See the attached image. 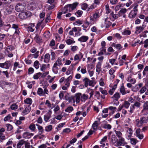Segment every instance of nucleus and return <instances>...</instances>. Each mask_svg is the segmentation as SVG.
<instances>
[{"label":"nucleus","mask_w":148,"mask_h":148,"mask_svg":"<svg viewBox=\"0 0 148 148\" xmlns=\"http://www.w3.org/2000/svg\"><path fill=\"white\" fill-rule=\"evenodd\" d=\"M62 65V59L59 57L53 64L52 68V71L55 74H57L59 69V67Z\"/></svg>","instance_id":"obj_1"},{"label":"nucleus","mask_w":148,"mask_h":148,"mask_svg":"<svg viewBox=\"0 0 148 148\" xmlns=\"http://www.w3.org/2000/svg\"><path fill=\"white\" fill-rule=\"evenodd\" d=\"M1 13L0 11V28L8 32L11 27L10 25L8 23H4L2 21L1 18Z\"/></svg>","instance_id":"obj_2"},{"label":"nucleus","mask_w":148,"mask_h":148,"mask_svg":"<svg viewBox=\"0 0 148 148\" xmlns=\"http://www.w3.org/2000/svg\"><path fill=\"white\" fill-rule=\"evenodd\" d=\"M49 73V71H46L43 73L39 72L36 73L33 75V78L35 79H40L45 77Z\"/></svg>","instance_id":"obj_3"},{"label":"nucleus","mask_w":148,"mask_h":148,"mask_svg":"<svg viewBox=\"0 0 148 148\" xmlns=\"http://www.w3.org/2000/svg\"><path fill=\"white\" fill-rule=\"evenodd\" d=\"M26 5L22 3H19L15 7L16 10L18 12H22L26 9Z\"/></svg>","instance_id":"obj_4"},{"label":"nucleus","mask_w":148,"mask_h":148,"mask_svg":"<svg viewBox=\"0 0 148 148\" xmlns=\"http://www.w3.org/2000/svg\"><path fill=\"white\" fill-rule=\"evenodd\" d=\"M82 94L81 93H76L73 97V102L76 103V104L79 103L81 101L80 96Z\"/></svg>","instance_id":"obj_5"},{"label":"nucleus","mask_w":148,"mask_h":148,"mask_svg":"<svg viewBox=\"0 0 148 148\" xmlns=\"http://www.w3.org/2000/svg\"><path fill=\"white\" fill-rule=\"evenodd\" d=\"M119 140L117 143L115 145V146H124L127 144V143L125 141V139L123 137L119 138Z\"/></svg>","instance_id":"obj_6"},{"label":"nucleus","mask_w":148,"mask_h":148,"mask_svg":"<svg viewBox=\"0 0 148 148\" xmlns=\"http://www.w3.org/2000/svg\"><path fill=\"white\" fill-rule=\"evenodd\" d=\"M89 21H86L85 23V27L86 28L89 25H92L96 23V21L93 18L92 16L89 17Z\"/></svg>","instance_id":"obj_7"},{"label":"nucleus","mask_w":148,"mask_h":148,"mask_svg":"<svg viewBox=\"0 0 148 148\" xmlns=\"http://www.w3.org/2000/svg\"><path fill=\"white\" fill-rule=\"evenodd\" d=\"M11 64L10 61H7L4 63H0V67L8 69L11 66Z\"/></svg>","instance_id":"obj_8"},{"label":"nucleus","mask_w":148,"mask_h":148,"mask_svg":"<svg viewBox=\"0 0 148 148\" xmlns=\"http://www.w3.org/2000/svg\"><path fill=\"white\" fill-rule=\"evenodd\" d=\"M103 23H105V24H103V23H101V27L102 28L105 27L106 28H108L112 24L111 22L108 20V18H106L105 19Z\"/></svg>","instance_id":"obj_9"},{"label":"nucleus","mask_w":148,"mask_h":148,"mask_svg":"<svg viewBox=\"0 0 148 148\" xmlns=\"http://www.w3.org/2000/svg\"><path fill=\"white\" fill-rule=\"evenodd\" d=\"M14 8V6L12 5H10L9 6H8L6 7L4 12L6 14H10L11 13Z\"/></svg>","instance_id":"obj_10"},{"label":"nucleus","mask_w":148,"mask_h":148,"mask_svg":"<svg viewBox=\"0 0 148 148\" xmlns=\"http://www.w3.org/2000/svg\"><path fill=\"white\" fill-rule=\"evenodd\" d=\"M126 55H124L121 57L120 56H119L118 58L119 64L120 66L123 65L126 61Z\"/></svg>","instance_id":"obj_11"},{"label":"nucleus","mask_w":148,"mask_h":148,"mask_svg":"<svg viewBox=\"0 0 148 148\" xmlns=\"http://www.w3.org/2000/svg\"><path fill=\"white\" fill-rule=\"evenodd\" d=\"M135 135L140 139H142L144 137L143 134L140 133V129L139 128L136 130Z\"/></svg>","instance_id":"obj_12"},{"label":"nucleus","mask_w":148,"mask_h":148,"mask_svg":"<svg viewBox=\"0 0 148 148\" xmlns=\"http://www.w3.org/2000/svg\"><path fill=\"white\" fill-rule=\"evenodd\" d=\"M51 111L49 110L46 114L44 115V119L45 122L48 121L49 120L51 117Z\"/></svg>","instance_id":"obj_13"},{"label":"nucleus","mask_w":148,"mask_h":148,"mask_svg":"<svg viewBox=\"0 0 148 148\" xmlns=\"http://www.w3.org/2000/svg\"><path fill=\"white\" fill-rule=\"evenodd\" d=\"M120 92L122 95H124L127 93H129L130 90H126L125 88L123 85L120 88Z\"/></svg>","instance_id":"obj_14"},{"label":"nucleus","mask_w":148,"mask_h":148,"mask_svg":"<svg viewBox=\"0 0 148 148\" xmlns=\"http://www.w3.org/2000/svg\"><path fill=\"white\" fill-rule=\"evenodd\" d=\"M83 54L80 52H79V53L76 54L74 57V60L76 61H78L79 62L80 60L83 57Z\"/></svg>","instance_id":"obj_15"},{"label":"nucleus","mask_w":148,"mask_h":148,"mask_svg":"<svg viewBox=\"0 0 148 148\" xmlns=\"http://www.w3.org/2000/svg\"><path fill=\"white\" fill-rule=\"evenodd\" d=\"M89 37L88 36L83 35L78 38V40L80 42H86L87 41Z\"/></svg>","instance_id":"obj_16"},{"label":"nucleus","mask_w":148,"mask_h":148,"mask_svg":"<svg viewBox=\"0 0 148 148\" xmlns=\"http://www.w3.org/2000/svg\"><path fill=\"white\" fill-rule=\"evenodd\" d=\"M31 108L29 106L26 107L25 109L22 112L21 114L23 115H25L28 114L30 111Z\"/></svg>","instance_id":"obj_17"},{"label":"nucleus","mask_w":148,"mask_h":148,"mask_svg":"<svg viewBox=\"0 0 148 148\" xmlns=\"http://www.w3.org/2000/svg\"><path fill=\"white\" fill-rule=\"evenodd\" d=\"M137 12L134 10H131L129 14V17L131 19L134 18L137 15Z\"/></svg>","instance_id":"obj_18"},{"label":"nucleus","mask_w":148,"mask_h":148,"mask_svg":"<svg viewBox=\"0 0 148 148\" xmlns=\"http://www.w3.org/2000/svg\"><path fill=\"white\" fill-rule=\"evenodd\" d=\"M35 30V25L34 23H31L29 24L27 27V30L31 32H33Z\"/></svg>","instance_id":"obj_19"},{"label":"nucleus","mask_w":148,"mask_h":148,"mask_svg":"<svg viewBox=\"0 0 148 148\" xmlns=\"http://www.w3.org/2000/svg\"><path fill=\"white\" fill-rule=\"evenodd\" d=\"M50 60V55L49 53H46L44 58V62L45 63L49 62Z\"/></svg>","instance_id":"obj_20"},{"label":"nucleus","mask_w":148,"mask_h":148,"mask_svg":"<svg viewBox=\"0 0 148 148\" xmlns=\"http://www.w3.org/2000/svg\"><path fill=\"white\" fill-rule=\"evenodd\" d=\"M135 29V33L137 34H139L144 30L141 25L136 27Z\"/></svg>","instance_id":"obj_21"},{"label":"nucleus","mask_w":148,"mask_h":148,"mask_svg":"<svg viewBox=\"0 0 148 148\" xmlns=\"http://www.w3.org/2000/svg\"><path fill=\"white\" fill-rule=\"evenodd\" d=\"M102 63L98 62L96 65V71L97 72L99 73L101 71V66Z\"/></svg>","instance_id":"obj_22"},{"label":"nucleus","mask_w":148,"mask_h":148,"mask_svg":"<svg viewBox=\"0 0 148 148\" xmlns=\"http://www.w3.org/2000/svg\"><path fill=\"white\" fill-rule=\"evenodd\" d=\"M108 108L109 114L110 115L113 114L116 110V108L115 107L110 106Z\"/></svg>","instance_id":"obj_23"},{"label":"nucleus","mask_w":148,"mask_h":148,"mask_svg":"<svg viewBox=\"0 0 148 148\" xmlns=\"http://www.w3.org/2000/svg\"><path fill=\"white\" fill-rule=\"evenodd\" d=\"M34 135L33 134L28 132L24 133L23 135V138H29Z\"/></svg>","instance_id":"obj_24"},{"label":"nucleus","mask_w":148,"mask_h":148,"mask_svg":"<svg viewBox=\"0 0 148 148\" xmlns=\"http://www.w3.org/2000/svg\"><path fill=\"white\" fill-rule=\"evenodd\" d=\"M132 75H129V76L127 78V82H130L132 84H134L136 83V81L134 78H132Z\"/></svg>","instance_id":"obj_25"},{"label":"nucleus","mask_w":148,"mask_h":148,"mask_svg":"<svg viewBox=\"0 0 148 148\" xmlns=\"http://www.w3.org/2000/svg\"><path fill=\"white\" fill-rule=\"evenodd\" d=\"M29 12H22L19 14V16L20 18L22 19H24L27 17V14L29 13Z\"/></svg>","instance_id":"obj_26"},{"label":"nucleus","mask_w":148,"mask_h":148,"mask_svg":"<svg viewBox=\"0 0 148 148\" xmlns=\"http://www.w3.org/2000/svg\"><path fill=\"white\" fill-rule=\"evenodd\" d=\"M111 141L112 143L115 146V145L117 143V142L118 141V139L117 137L114 134L112 135Z\"/></svg>","instance_id":"obj_27"},{"label":"nucleus","mask_w":148,"mask_h":148,"mask_svg":"<svg viewBox=\"0 0 148 148\" xmlns=\"http://www.w3.org/2000/svg\"><path fill=\"white\" fill-rule=\"evenodd\" d=\"M36 125L37 127L38 130V134H42L44 132V129L42 127L38 124H36Z\"/></svg>","instance_id":"obj_28"},{"label":"nucleus","mask_w":148,"mask_h":148,"mask_svg":"<svg viewBox=\"0 0 148 148\" xmlns=\"http://www.w3.org/2000/svg\"><path fill=\"white\" fill-rule=\"evenodd\" d=\"M112 46L116 48L118 50H120L122 49V47L121 46V45L119 44H116L113 43L112 44Z\"/></svg>","instance_id":"obj_29"},{"label":"nucleus","mask_w":148,"mask_h":148,"mask_svg":"<svg viewBox=\"0 0 148 148\" xmlns=\"http://www.w3.org/2000/svg\"><path fill=\"white\" fill-rule=\"evenodd\" d=\"M78 4L79 3L78 2H75L72 4H69V5L71 8V10L72 11L76 8Z\"/></svg>","instance_id":"obj_30"},{"label":"nucleus","mask_w":148,"mask_h":148,"mask_svg":"<svg viewBox=\"0 0 148 148\" xmlns=\"http://www.w3.org/2000/svg\"><path fill=\"white\" fill-rule=\"evenodd\" d=\"M88 96V95L85 94L81 95L80 96L81 101L82 102H85V101L87 99Z\"/></svg>","instance_id":"obj_31"},{"label":"nucleus","mask_w":148,"mask_h":148,"mask_svg":"<svg viewBox=\"0 0 148 148\" xmlns=\"http://www.w3.org/2000/svg\"><path fill=\"white\" fill-rule=\"evenodd\" d=\"M115 70L113 68L110 69L109 71V74L111 75V78L112 79L114 78L115 77V75L114 74V73L115 72Z\"/></svg>","instance_id":"obj_32"},{"label":"nucleus","mask_w":148,"mask_h":148,"mask_svg":"<svg viewBox=\"0 0 148 148\" xmlns=\"http://www.w3.org/2000/svg\"><path fill=\"white\" fill-rule=\"evenodd\" d=\"M37 94L40 96H44L43 91L42 89L41 88H39L37 90Z\"/></svg>","instance_id":"obj_33"},{"label":"nucleus","mask_w":148,"mask_h":148,"mask_svg":"<svg viewBox=\"0 0 148 148\" xmlns=\"http://www.w3.org/2000/svg\"><path fill=\"white\" fill-rule=\"evenodd\" d=\"M32 102V99L30 98H26L24 100V102L25 103L29 105L28 106H30Z\"/></svg>","instance_id":"obj_34"},{"label":"nucleus","mask_w":148,"mask_h":148,"mask_svg":"<svg viewBox=\"0 0 148 148\" xmlns=\"http://www.w3.org/2000/svg\"><path fill=\"white\" fill-rule=\"evenodd\" d=\"M95 97L97 99H100L101 97H102V95H100L99 91H96L95 92Z\"/></svg>","instance_id":"obj_35"},{"label":"nucleus","mask_w":148,"mask_h":148,"mask_svg":"<svg viewBox=\"0 0 148 148\" xmlns=\"http://www.w3.org/2000/svg\"><path fill=\"white\" fill-rule=\"evenodd\" d=\"M116 88V84H114L113 87L110 89L109 91V93L112 95L114 93L115 89Z\"/></svg>","instance_id":"obj_36"},{"label":"nucleus","mask_w":148,"mask_h":148,"mask_svg":"<svg viewBox=\"0 0 148 148\" xmlns=\"http://www.w3.org/2000/svg\"><path fill=\"white\" fill-rule=\"evenodd\" d=\"M53 128L52 125H50L46 126L45 127V130L46 132H50L51 131Z\"/></svg>","instance_id":"obj_37"},{"label":"nucleus","mask_w":148,"mask_h":148,"mask_svg":"<svg viewBox=\"0 0 148 148\" xmlns=\"http://www.w3.org/2000/svg\"><path fill=\"white\" fill-rule=\"evenodd\" d=\"M90 80L87 78L85 77L83 79V82H84L85 86L87 87L89 84V81Z\"/></svg>","instance_id":"obj_38"},{"label":"nucleus","mask_w":148,"mask_h":148,"mask_svg":"<svg viewBox=\"0 0 148 148\" xmlns=\"http://www.w3.org/2000/svg\"><path fill=\"white\" fill-rule=\"evenodd\" d=\"M29 128L32 132H34L36 129L35 125L33 123H31L29 125Z\"/></svg>","instance_id":"obj_39"},{"label":"nucleus","mask_w":148,"mask_h":148,"mask_svg":"<svg viewBox=\"0 0 148 148\" xmlns=\"http://www.w3.org/2000/svg\"><path fill=\"white\" fill-rule=\"evenodd\" d=\"M122 34L124 35H130L131 34V31L130 30L125 29L122 32Z\"/></svg>","instance_id":"obj_40"},{"label":"nucleus","mask_w":148,"mask_h":148,"mask_svg":"<svg viewBox=\"0 0 148 148\" xmlns=\"http://www.w3.org/2000/svg\"><path fill=\"white\" fill-rule=\"evenodd\" d=\"M66 124L65 123H62L59 124L56 127V129L58 130H61V128L63 127L64 125Z\"/></svg>","instance_id":"obj_41"},{"label":"nucleus","mask_w":148,"mask_h":148,"mask_svg":"<svg viewBox=\"0 0 148 148\" xmlns=\"http://www.w3.org/2000/svg\"><path fill=\"white\" fill-rule=\"evenodd\" d=\"M39 53V51H38L36 52L35 53L32 54H30L28 57V58H30L32 56H33L34 58H37L39 56L38 54Z\"/></svg>","instance_id":"obj_42"},{"label":"nucleus","mask_w":148,"mask_h":148,"mask_svg":"<svg viewBox=\"0 0 148 148\" xmlns=\"http://www.w3.org/2000/svg\"><path fill=\"white\" fill-rule=\"evenodd\" d=\"M143 74L144 76L148 75V66H146L143 71Z\"/></svg>","instance_id":"obj_43"},{"label":"nucleus","mask_w":148,"mask_h":148,"mask_svg":"<svg viewBox=\"0 0 148 148\" xmlns=\"http://www.w3.org/2000/svg\"><path fill=\"white\" fill-rule=\"evenodd\" d=\"M110 15L113 17V18L114 19H116L119 17L121 16V15H119V13L118 14H114L113 12H112L111 13Z\"/></svg>","instance_id":"obj_44"},{"label":"nucleus","mask_w":148,"mask_h":148,"mask_svg":"<svg viewBox=\"0 0 148 148\" xmlns=\"http://www.w3.org/2000/svg\"><path fill=\"white\" fill-rule=\"evenodd\" d=\"M25 143V141L23 140H20L17 145V148H21L22 145H23Z\"/></svg>","instance_id":"obj_45"},{"label":"nucleus","mask_w":148,"mask_h":148,"mask_svg":"<svg viewBox=\"0 0 148 148\" xmlns=\"http://www.w3.org/2000/svg\"><path fill=\"white\" fill-rule=\"evenodd\" d=\"M141 122L142 121H140V120L136 119L135 122L136 125L138 127L141 126L143 124Z\"/></svg>","instance_id":"obj_46"},{"label":"nucleus","mask_w":148,"mask_h":148,"mask_svg":"<svg viewBox=\"0 0 148 148\" xmlns=\"http://www.w3.org/2000/svg\"><path fill=\"white\" fill-rule=\"evenodd\" d=\"M87 91L88 93L90 95L89 98H90L94 94V91L92 89L90 88H88Z\"/></svg>","instance_id":"obj_47"},{"label":"nucleus","mask_w":148,"mask_h":148,"mask_svg":"<svg viewBox=\"0 0 148 148\" xmlns=\"http://www.w3.org/2000/svg\"><path fill=\"white\" fill-rule=\"evenodd\" d=\"M81 6L82 9L85 10L88 8V5L87 3H84L81 4Z\"/></svg>","instance_id":"obj_48"},{"label":"nucleus","mask_w":148,"mask_h":148,"mask_svg":"<svg viewBox=\"0 0 148 148\" xmlns=\"http://www.w3.org/2000/svg\"><path fill=\"white\" fill-rule=\"evenodd\" d=\"M130 105V103L127 101H125L123 104H122L123 107H124L127 109L128 108Z\"/></svg>","instance_id":"obj_49"},{"label":"nucleus","mask_w":148,"mask_h":148,"mask_svg":"<svg viewBox=\"0 0 148 148\" xmlns=\"http://www.w3.org/2000/svg\"><path fill=\"white\" fill-rule=\"evenodd\" d=\"M66 44L68 45H70L75 42L74 41L73 39V38H72L71 39H67L66 40Z\"/></svg>","instance_id":"obj_50"},{"label":"nucleus","mask_w":148,"mask_h":148,"mask_svg":"<svg viewBox=\"0 0 148 148\" xmlns=\"http://www.w3.org/2000/svg\"><path fill=\"white\" fill-rule=\"evenodd\" d=\"M83 23L82 20H77L73 23V24L75 25H79Z\"/></svg>","instance_id":"obj_51"},{"label":"nucleus","mask_w":148,"mask_h":148,"mask_svg":"<svg viewBox=\"0 0 148 148\" xmlns=\"http://www.w3.org/2000/svg\"><path fill=\"white\" fill-rule=\"evenodd\" d=\"M116 61V59L114 58L110 59L109 60V62L112 65H113L115 64L116 65H118V63H115Z\"/></svg>","instance_id":"obj_52"},{"label":"nucleus","mask_w":148,"mask_h":148,"mask_svg":"<svg viewBox=\"0 0 148 148\" xmlns=\"http://www.w3.org/2000/svg\"><path fill=\"white\" fill-rule=\"evenodd\" d=\"M40 64L39 61L38 60H36L34 63V66L36 69H38L39 68V65Z\"/></svg>","instance_id":"obj_53"},{"label":"nucleus","mask_w":148,"mask_h":148,"mask_svg":"<svg viewBox=\"0 0 148 148\" xmlns=\"http://www.w3.org/2000/svg\"><path fill=\"white\" fill-rule=\"evenodd\" d=\"M141 104L139 102L136 101V102L133 104H132L131 105L133 106L135 108V107L137 108H139L140 107Z\"/></svg>","instance_id":"obj_54"},{"label":"nucleus","mask_w":148,"mask_h":148,"mask_svg":"<svg viewBox=\"0 0 148 148\" xmlns=\"http://www.w3.org/2000/svg\"><path fill=\"white\" fill-rule=\"evenodd\" d=\"M46 69V65L45 64H43L40 66V70L42 71H45Z\"/></svg>","instance_id":"obj_55"},{"label":"nucleus","mask_w":148,"mask_h":148,"mask_svg":"<svg viewBox=\"0 0 148 148\" xmlns=\"http://www.w3.org/2000/svg\"><path fill=\"white\" fill-rule=\"evenodd\" d=\"M96 6L94 4H93L88 7L87 9L88 11H92L93 9L95 8Z\"/></svg>","instance_id":"obj_56"},{"label":"nucleus","mask_w":148,"mask_h":148,"mask_svg":"<svg viewBox=\"0 0 148 148\" xmlns=\"http://www.w3.org/2000/svg\"><path fill=\"white\" fill-rule=\"evenodd\" d=\"M115 134L119 138L122 137V134L121 132L119 131H115Z\"/></svg>","instance_id":"obj_57"},{"label":"nucleus","mask_w":148,"mask_h":148,"mask_svg":"<svg viewBox=\"0 0 148 148\" xmlns=\"http://www.w3.org/2000/svg\"><path fill=\"white\" fill-rule=\"evenodd\" d=\"M73 110V108L72 106H69L66 108L65 111L66 112L70 113Z\"/></svg>","instance_id":"obj_58"},{"label":"nucleus","mask_w":148,"mask_h":148,"mask_svg":"<svg viewBox=\"0 0 148 148\" xmlns=\"http://www.w3.org/2000/svg\"><path fill=\"white\" fill-rule=\"evenodd\" d=\"M98 122L97 121H95L92 125V127L95 130L97 129L98 127Z\"/></svg>","instance_id":"obj_59"},{"label":"nucleus","mask_w":148,"mask_h":148,"mask_svg":"<svg viewBox=\"0 0 148 148\" xmlns=\"http://www.w3.org/2000/svg\"><path fill=\"white\" fill-rule=\"evenodd\" d=\"M18 105L16 103H14L12 105L10 106V108L12 110H15L18 108Z\"/></svg>","instance_id":"obj_60"},{"label":"nucleus","mask_w":148,"mask_h":148,"mask_svg":"<svg viewBox=\"0 0 148 148\" xmlns=\"http://www.w3.org/2000/svg\"><path fill=\"white\" fill-rule=\"evenodd\" d=\"M83 12L81 10H78L75 13V14L78 17H79L82 15Z\"/></svg>","instance_id":"obj_61"},{"label":"nucleus","mask_w":148,"mask_h":148,"mask_svg":"<svg viewBox=\"0 0 148 148\" xmlns=\"http://www.w3.org/2000/svg\"><path fill=\"white\" fill-rule=\"evenodd\" d=\"M14 49V48L12 46L10 45L6 47V49H5V51L8 52L10 51L13 50Z\"/></svg>","instance_id":"obj_62"},{"label":"nucleus","mask_w":148,"mask_h":148,"mask_svg":"<svg viewBox=\"0 0 148 148\" xmlns=\"http://www.w3.org/2000/svg\"><path fill=\"white\" fill-rule=\"evenodd\" d=\"M130 140L131 144L133 145H136L138 142V141L136 139L134 138L130 139Z\"/></svg>","instance_id":"obj_63"},{"label":"nucleus","mask_w":148,"mask_h":148,"mask_svg":"<svg viewBox=\"0 0 148 148\" xmlns=\"http://www.w3.org/2000/svg\"><path fill=\"white\" fill-rule=\"evenodd\" d=\"M127 10L125 8H122L121 9L119 12V15H121L122 14H124L126 12Z\"/></svg>","instance_id":"obj_64"}]
</instances>
